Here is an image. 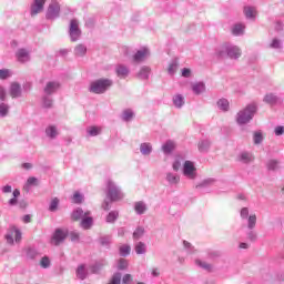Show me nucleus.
I'll return each instance as SVG.
<instances>
[{"label": "nucleus", "instance_id": "obj_1", "mask_svg": "<svg viewBox=\"0 0 284 284\" xmlns=\"http://www.w3.org/2000/svg\"><path fill=\"white\" fill-rule=\"evenodd\" d=\"M256 113V104L247 105L243 111H240L237 114V123L240 125H245L252 121V116Z\"/></svg>", "mask_w": 284, "mask_h": 284}, {"label": "nucleus", "instance_id": "obj_2", "mask_svg": "<svg viewBox=\"0 0 284 284\" xmlns=\"http://www.w3.org/2000/svg\"><path fill=\"white\" fill-rule=\"evenodd\" d=\"M112 85V81L109 79H100L91 82L90 92L93 94H103Z\"/></svg>", "mask_w": 284, "mask_h": 284}, {"label": "nucleus", "instance_id": "obj_3", "mask_svg": "<svg viewBox=\"0 0 284 284\" xmlns=\"http://www.w3.org/2000/svg\"><path fill=\"white\" fill-rule=\"evenodd\" d=\"M108 190H109V197L111 199V201H121V199H123V193H121V191L116 189V186L114 185V182L112 181L108 182Z\"/></svg>", "mask_w": 284, "mask_h": 284}, {"label": "nucleus", "instance_id": "obj_4", "mask_svg": "<svg viewBox=\"0 0 284 284\" xmlns=\"http://www.w3.org/2000/svg\"><path fill=\"white\" fill-rule=\"evenodd\" d=\"M69 33L71 37V41H77L79 37H81V29H79V21L77 19H72L70 22Z\"/></svg>", "mask_w": 284, "mask_h": 284}, {"label": "nucleus", "instance_id": "obj_5", "mask_svg": "<svg viewBox=\"0 0 284 284\" xmlns=\"http://www.w3.org/2000/svg\"><path fill=\"white\" fill-rule=\"evenodd\" d=\"M65 236H68V230L57 229L51 240L52 245L63 243V241H65Z\"/></svg>", "mask_w": 284, "mask_h": 284}, {"label": "nucleus", "instance_id": "obj_6", "mask_svg": "<svg viewBox=\"0 0 284 284\" xmlns=\"http://www.w3.org/2000/svg\"><path fill=\"white\" fill-rule=\"evenodd\" d=\"M47 0H34L31 4V17H37L43 12V7L45 6Z\"/></svg>", "mask_w": 284, "mask_h": 284}, {"label": "nucleus", "instance_id": "obj_7", "mask_svg": "<svg viewBox=\"0 0 284 284\" xmlns=\"http://www.w3.org/2000/svg\"><path fill=\"white\" fill-rule=\"evenodd\" d=\"M61 11V7L58 2H51L47 10V19H54V17H59V12Z\"/></svg>", "mask_w": 284, "mask_h": 284}, {"label": "nucleus", "instance_id": "obj_8", "mask_svg": "<svg viewBox=\"0 0 284 284\" xmlns=\"http://www.w3.org/2000/svg\"><path fill=\"white\" fill-rule=\"evenodd\" d=\"M196 172V168L194 166V163L192 161H185L184 162V168H183V173L184 176H187L189 179H194Z\"/></svg>", "mask_w": 284, "mask_h": 284}, {"label": "nucleus", "instance_id": "obj_9", "mask_svg": "<svg viewBox=\"0 0 284 284\" xmlns=\"http://www.w3.org/2000/svg\"><path fill=\"white\" fill-rule=\"evenodd\" d=\"M148 57H150V51H148V49H142L133 55V61L135 63H141V61H145Z\"/></svg>", "mask_w": 284, "mask_h": 284}, {"label": "nucleus", "instance_id": "obj_10", "mask_svg": "<svg viewBox=\"0 0 284 284\" xmlns=\"http://www.w3.org/2000/svg\"><path fill=\"white\" fill-rule=\"evenodd\" d=\"M59 88H61V84H59L58 82H48L44 88V92L45 94H54V92H57Z\"/></svg>", "mask_w": 284, "mask_h": 284}, {"label": "nucleus", "instance_id": "obj_11", "mask_svg": "<svg viewBox=\"0 0 284 284\" xmlns=\"http://www.w3.org/2000/svg\"><path fill=\"white\" fill-rule=\"evenodd\" d=\"M195 265L200 267V270H204V272H212L214 270V266H212V264L199 258L195 260Z\"/></svg>", "mask_w": 284, "mask_h": 284}, {"label": "nucleus", "instance_id": "obj_12", "mask_svg": "<svg viewBox=\"0 0 284 284\" xmlns=\"http://www.w3.org/2000/svg\"><path fill=\"white\" fill-rule=\"evenodd\" d=\"M115 72L118 77H120V79H125V77L130 74V70L123 64H118L115 68Z\"/></svg>", "mask_w": 284, "mask_h": 284}, {"label": "nucleus", "instance_id": "obj_13", "mask_svg": "<svg viewBox=\"0 0 284 284\" xmlns=\"http://www.w3.org/2000/svg\"><path fill=\"white\" fill-rule=\"evenodd\" d=\"M90 212H83L82 209H77L75 211L72 212L71 219L72 221H81L84 216H88Z\"/></svg>", "mask_w": 284, "mask_h": 284}, {"label": "nucleus", "instance_id": "obj_14", "mask_svg": "<svg viewBox=\"0 0 284 284\" xmlns=\"http://www.w3.org/2000/svg\"><path fill=\"white\" fill-rule=\"evenodd\" d=\"M75 274L77 278H80V281H85V278H88V271L83 264L78 266Z\"/></svg>", "mask_w": 284, "mask_h": 284}, {"label": "nucleus", "instance_id": "obj_15", "mask_svg": "<svg viewBox=\"0 0 284 284\" xmlns=\"http://www.w3.org/2000/svg\"><path fill=\"white\" fill-rule=\"evenodd\" d=\"M10 97H12V99L21 97V85H19L18 83H12L10 87Z\"/></svg>", "mask_w": 284, "mask_h": 284}, {"label": "nucleus", "instance_id": "obj_16", "mask_svg": "<svg viewBox=\"0 0 284 284\" xmlns=\"http://www.w3.org/2000/svg\"><path fill=\"white\" fill-rule=\"evenodd\" d=\"M17 59L18 61H21V63H26V61H28L30 59L29 53L26 51V49H20L17 52Z\"/></svg>", "mask_w": 284, "mask_h": 284}, {"label": "nucleus", "instance_id": "obj_17", "mask_svg": "<svg viewBox=\"0 0 284 284\" xmlns=\"http://www.w3.org/2000/svg\"><path fill=\"white\" fill-rule=\"evenodd\" d=\"M45 134L49 139H57V136H59V131L57 130V126L50 125L45 129Z\"/></svg>", "mask_w": 284, "mask_h": 284}, {"label": "nucleus", "instance_id": "obj_18", "mask_svg": "<svg viewBox=\"0 0 284 284\" xmlns=\"http://www.w3.org/2000/svg\"><path fill=\"white\" fill-rule=\"evenodd\" d=\"M227 55L231 59H239V57H241V49H239V47H231L227 50Z\"/></svg>", "mask_w": 284, "mask_h": 284}, {"label": "nucleus", "instance_id": "obj_19", "mask_svg": "<svg viewBox=\"0 0 284 284\" xmlns=\"http://www.w3.org/2000/svg\"><path fill=\"white\" fill-rule=\"evenodd\" d=\"M175 148L176 145L174 144V142L168 141L165 144H163L162 151L164 152V154H170V152H173Z\"/></svg>", "mask_w": 284, "mask_h": 284}, {"label": "nucleus", "instance_id": "obj_20", "mask_svg": "<svg viewBox=\"0 0 284 284\" xmlns=\"http://www.w3.org/2000/svg\"><path fill=\"white\" fill-rule=\"evenodd\" d=\"M92 223H93L92 217H88L87 215L81 221V227H83V230H90V227H92Z\"/></svg>", "mask_w": 284, "mask_h": 284}, {"label": "nucleus", "instance_id": "obj_21", "mask_svg": "<svg viewBox=\"0 0 284 284\" xmlns=\"http://www.w3.org/2000/svg\"><path fill=\"white\" fill-rule=\"evenodd\" d=\"M88 52V48L83 44H78L74 49L75 57H83Z\"/></svg>", "mask_w": 284, "mask_h": 284}, {"label": "nucleus", "instance_id": "obj_22", "mask_svg": "<svg viewBox=\"0 0 284 284\" xmlns=\"http://www.w3.org/2000/svg\"><path fill=\"white\" fill-rule=\"evenodd\" d=\"M243 32H245V26H243V24H235L232 29V33L235 37H239L240 34H243Z\"/></svg>", "mask_w": 284, "mask_h": 284}, {"label": "nucleus", "instance_id": "obj_23", "mask_svg": "<svg viewBox=\"0 0 284 284\" xmlns=\"http://www.w3.org/2000/svg\"><path fill=\"white\" fill-rule=\"evenodd\" d=\"M217 106L220 110L227 112V110H230V102L225 99H221L217 101Z\"/></svg>", "mask_w": 284, "mask_h": 284}, {"label": "nucleus", "instance_id": "obj_24", "mask_svg": "<svg viewBox=\"0 0 284 284\" xmlns=\"http://www.w3.org/2000/svg\"><path fill=\"white\" fill-rule=\"evenodd\" d=\"M244 14L247 19H254L256 17V10L252 7H245Z\"/></svg>", "mask_w": 284, "mask_h": 284}, {"label": "nucleus", "instance_id": "obj_25", "mask_svg": "<svg viewBox=\"0 0 284 284\" xmlns=\"http://www.w3.org/2000/svg\"><path fill=\"white\" fill-rule=\"evenodd\" d=\"M192 90L195 94H201L202 92H205V84L203 83L193 84Z\"/></svg>", "mask_w": 284, "mask_h": 284}, {"label": "nucleus", "instance_id": "obj_26", "mask_svg": "<svg viewBox=\"0 0 284 284\" xmlns=\"http://www.w3.org/2000/svg\"><path fill=\"white\" fill-rule=\"evenodd\" d=\"M278 165H280V162L278 160H270L267 163H266V168L267 170H278Z\"/></svg>", "mask_w": 284, "mask_h": 284}, {"label": "nucleus", "instance_id": "obj_27", "mask_svg": "<svg viewBox=\"0 0 284 284\" xmlns=\"http://www.w3.org/2000/svg\"><path fill=\"white\" fill-rule=\"evenodd\" d=\"M173 103L175 108H182V105L185 103V100L183 99V95H175L173 98Z\"/></svg>", "mask_w": 284, "mask_h": 284}, {"label": "nucleus", "instance_id": "obj_28", "mask_svg": "<svg viewBox=\"0 0 284 284\" xmlns=\"http://www.w3.org/2000/svg\"><path fill=\"white\" fill-rule=\"evenodd\" d=\"M253 141H254L255 145H258L260 143H262L263 142V133L261 131H256L253 134Z\"/></svg>", "mask_w": 284, "mask_h": 284}, {"label": "nucleus", "instance_id": "obj_29", "mask_svg": "<svg viewBox=\"0 0 284 284\" xmlns=\"http://www.w3.org/2000/svg\"><path fill=\"white\" fill-rule=\"evenodd\" d=\"M134 116V112L132 110L126 109L123 111L122 119L123 121H131V119Z\"/></svg>", "mask_w": 284, "mask_h": 284}, {"label": "nucleus", "instance_id": "obj_30", "mask_svg": "<svg viewBox=\"0 0 284 284\" xmlns=\"http://www.w3.org/2000/svg\"><path fill=\"white\" fill-rule=\"evenodd\" d=\"M264 101L266 103H270L271 105H274V103H276L278 101V98H276V95H274V94H266L264 98Z\"/></svg>", "mask_w": 284, "mask_h": 284}, {"label": "nucleus", "instance_id": "obj_31", "mask_svg": "<svg viewBox=\"0 0 284 284\" xmlns=\"http://www.w3.org/2000/svg\"><path fill=\"white\" fill-rule=\"evenodd\" d=\"M240 161L243 163H251V161H254V156H252L250 153H242Z\"/></svg>", "mask_w": 284, "mask_h": 284}, {"label": "nucleus", "instance_id": "obj_32", "mask_svg": "<svg viewBox=\"0 0 284 284\" xmlns=\"http://www.w3.org/2000/svg\"><path fill=\"white\" fill-rule=\"evenodd\" d=\"M135 212H138V214H143L145 212V204L143 202H136L135 203Z\"/></svg>", "mask_w": 284, "mask_h": 284}, {"label": "nucleus", "instance_id": "obj_33", "mask_svg": "<svg viewBox=\"0 0 284 284\" xmlns=\"http://www.w3.org/2000/svg\"><path fill=\"white\" fill-rule=\"evenodd\" d=\"M88 132H89L90 136H97V135L101 134V128L91 126L88 129Z\"/></svg>", "mask_w": 284, "mask_h": 284}, {"label": "nucleus", "instance_id": "obj_34", "mask_svg": "<svg viewBox=\"0 0 284 284\" xmlns=\"http://www.w3.org/2000/svg\"><path fill=\"white\" fill-rule=\"evenodd\" d=\"M40 266L43 267V270H48V267H50V257L43 256L40 261Z\"/></svg>", "mask_w": 284, "mask_h": 284}, {"label": "nucleus", "instance_id": "obj_35", "mask_svg": "<svg viewBox=\"0 0 284 284\" xmlns=\"http://www.w3.org/2000/svg\"><path fill=\"white\" fill-rule=\"evenodd\" d=\"M59 209V200L58 197H54L49 206L50 212H57V210Z\"/></svg>", "mask_w": 284, "mask_h": 284}, {"label": "nucleus", "instance_id": "obj_36", "mask_svg": "<svg viewBox=\"0 0 284 284\" xmlns=\"http://www.w3.org/2000/svg\"><path fill=\"white\" fill-rule=\"evenodd\" d=\"M115 219H119V212H110L106 216V223H114Z\"/></svg>", "mask_w": 284, "mask_h": 284}, {"label": "nucleus", "instance_id": "obj_37", "mask_svg": "<svg viewBox=\"0 0 284 284\" xmlns=\"http://www.w3.org/2000/svg\"><path fill=\"white\" fill-rule=\"evenodd\" d=\"M121 273L113 274L109 284H121Z\"/></svg>", "mask_w": 284, "mask_h": 284}, {"label": "nucleus", "instance_id": "obj_38", "mask_svg": "<svg viewBox=\"0 0 284 284\" xmlns=\"http://www.w3.org/2000/svg\"><path fill=\"white\" fill-rule=\"evenodd\" d=\"M141 152L142 154H150V152H152V145L148 143L141 144Z\"/></svg>", "mask_w": 284, "mask_h": 284}, {"label": "nucleus", "instance_id": "obj_39", "mask_svg": "<svg viewBox=\"0 0 284 284\" xmlns=\"http://www.w3.org/2000/svg\"><path fill=\"white\" fill-rule=\"evenodd\" d=\"M256 227V215L248 216V230H254Z\"/></svg>", "mask_w": 284, "mask_h": 284}, {"label": "nucleus", "instance_id": "obj_40", "mask_svg": "<svg viewBox=\"0 0 284 284\" xmlns=\"http://www.w3.org/2000/svg\"><path fill=\"white\" fill-rule=\"evenodd\" d=\"M72 202L77 203V204L83 203V195H81V193H79V192H75L73 194Z\"/></svg>", "mask_w": 284, "mask_h": 284}, {"label": "nucleus", "instance_id": "obj_41", "mask_svg": "<svg viewBox=\"0 0 284 284\" xmlns=\"http://www.w3.org/2000/svg\"><path fill=\"white\" fill-rule=\"evenodd\" d=\"M145 234V230L143 227H138L134 232H133V239H141V236Z\"/></svg>", "mask_w": 284, "mask_h": 284}, {"label": "nucleus", "instance_id": "obj_42", "mask_svg": "<svg viewBox=\"0 0 284 284\" xmlns=\"http://www.w3.org/2000/svg\"><path fill=\"white\" fill-rule=\"evenodd\" d=\"M27 187H30V185H39V180L34 176H31L27 180Z\"/></svg>", "mask_w": 284, "mask_h": 284}, {"label": "nucleus", "instance_id": "obj_43", "mask_svg": "<svg viewBox=\"0 0 284 284\" xmlns=\"http://www.w3.org/2000/svg\"><path fill=\"white\" fill-rule=\"evenodd\" d=\"M166 179H168L169 183H179V181H180L179 176L173 175L172 173H169L166 175Z\"/></svg>", "mask_w": 284, "mask_h": 284}, {"label": "nucleus", "instance_id": "obj_44", "mask_svg": "<svg viewBox=\"0 0 284 284\" xmlns=\"http://www.w3.org/2000/svg\"><path fill=\"white\" fill-rule=\"evenodd\" d=\"M39 253L37 252V250H28L27 251V258L33 260L37 258V255Z\"/></svg>", "mask_w": 284, "mask_h": 284}, {"label": "nucleus", "instance_id": "obj_45", "mask_svg": "<svg viewBox=\"0 0 284 284\" xmlns=\"http://www.w3.org/2000/svg\"><path fill=\"white\" fill-rule=\"evenodd\" d=\"M128 268V261L121 258L118 262V270H126Z\"/></svg>", "mask_w": 284, "mask_h": 284}, {"label": "nucleus", "instance_id": "obj_46", "mask_svg": "<svg viewBox=\"0 0 284 284\" xmlns=\"http://www.w3.org/2000/svg\"><path fill=\"white\" fill-rule=\"evenodd\" d=\"M8 110H9L8 104H6V103L0 104V114H1V116H6V114H8Z\"/></svg>", "mask_w": 284, "mask_h": 284}, {"label": "nucleus", "instance_id": "obj_47", "mask_svg": "<svg viewBox=\"0 0 284 284\" xmlns=\"http://www.w3.org/2000/svg\"><path fill=\"white\" fill-rule=\"evenodd\" d=\"M148 74H150V68L148 67L142 68V70L140 71V77L142 79H148Z\"/></svg>", "mask_w": 284, "mask_h": 284}, {"label": "nucleus", "instance_id": "obj_48", "mask_svg": "<svg viewBox=\"0 0 284 284\" xmlns=\"http://www.w3.org/2000/svg\"><path fill=\"white\" fill-rule=\"evenodd\" d=\"M8 77H10V70L8 69L0 70V79H8Z\"/></svg>", "mask_w": 284, "mask_h": 284}, {"label": "nucleus", "instance_id": "obj_49", "mask_svg": "<svg viewBox=\"0 0 284 284\" xmlns=\"http://www.w3.org/2000/svg\"><path fill=\"white\" fill-rule=\"evenodd\" d=\"M241 216L242 219H247V216H250V210H247V207H243L241 210Z\"/></svg>", "mask_w": 284, "mask_h": 284}, {"label": "nucleus", "instance_id": "obj_50", "mask_svg": "<svg viewBox=\"0 0 284 284\" xmlns=\"http://www.w3.org/2000/svg\"><path fill=\"white\" fill-rule=\"evenodd\" d=\"M6 89L3 87H0V101H6Z\"/></svg>", "mask_w": 284, "mask_h": 284}, {"label": "nucleus", "instance_id": "obj_51", "mask_svg": "<svg viewBox=\"0 0 284 284\" xmlns=\"http://www.w3.org/2000/svg\"><path fill=\"white\" fill-rule=\"evenodd\" d=\"M205 148H210V142H201V143L199 144V150H200L201 152H203V151L205 150Z\"/></svg>", "mask_w": 284, "mask_h": 284}, {"label": "nucleus", "instance_id": "obj_52", "mask_svg": "<svg viewBox=\"0 0 284 284\" xmlns=\"http://www.w3.org/2000/svg\"><path fill=\"white\" fill-rule=\"evenodd\" d=\"M131 281H132V276L130 274H125L122 278V283L124 284H130Z\"/></svg>", "mask_w": 284, "mask_h": 284}, {"label": "nucleus", "instance_id": "obj_53", "mask_svg": "<svg viewBox=\"0 0 284 284\" xmlns=\"http://www.w3.org/2000/svg\"><path fill=\"white\" fill-rule=\"evenodd\" d=\"M275 134L276 136H281V134H284V126L275 128Z\"/></svg>", "mask_w": 284, "mask_h": 284}, {"label": "nucleus", "instance_id": "obj_54", "mask_svg": "<svg viewBox=\"0 0 284 284\" xmlns=\"http://www.w3.org/2000/svg\"><path fill=\"white\" fill-rule=\"evenodd\" d=\"M70 239H71V241H78L79 240V233H77V232H71L70 233Z\"/></svg>", "mask_w": 284, "mask_h": 284}, {"label": "nucleus", "instance_id": "obj_55", "mask_svg": "<svg viewBox=\"0 0 284 284\" xmlns=\"http://www.w3.org/2000/svg\"><path fill=\"white\" fill-rule=\"evenodd\" d=\"M151 274L154 278L161 276V272L159 271V268H153Z\"/></svg>", "mask_w": 284, "mask_h": 284}, {"label": "nucleus", "instance_id": "obj_56", "mask_svg": "<svg viewBox=\"0 0 284 284\" xmlns=\"http://www.w3.org/2000/svg\"><path fill=\"white\" fill-rule=\"evenodd\" d=\"M14 239L17 242L21 241V231H19V230L14 231Z\"/></svg>", "mask_w": 284, "mask_h": 284}, {"label": "nucleus", "instance_id": "obj_57", "mask_svg": "<svg viewBox=\"0 0 284 284\" xmlns=\"http://www.w3.org/2000/svg\"><path fill=\"white\" fill-rule=\"evenodd\" d=\"M174 70H176V64H170L168 69L169 73L174 74Z\"/></svg>", "mask_w": 284, "mask_h": 284}, {"label": "nucleus", "instance_id": "obj_58", "mask_svg": "<svg viewBox=\"0 0 284 284\" xmlns=\"http://www.w3.org/2000/svg\"><path fill=\"white\" fill-rule=\"evenodd\" d=\"M190 74H191L190 69H183L182 70V77H185L187 79V77H190Z\"/></svg>", "mask_w": 284, "mask_h": 284}, {"label": "nucleus", "instance_id": "obj_59", "mask_svg": "<svg viewBox=\"0 0 284 284\" xmlns=\"http://www.w3.org/2000/svg\"><path fill=\"white\" fill-rule=\"evenodd\" d=\"M22 221H23V223H31L32 222V217L30 215H24L22 217Z\"/></svg>", "mask_w": 284, "mask_h": 284}, {"label": "nucleus", "instance_id": "obj_60", "mask_svg": "<svg viewBox=\"0 0 284 284\" xmlns=\"http://www.w3.org/2000/svg\"><path fill=\"white\" fill-rule=\"evenodd\" d=\"M180 168H181V162L176 161L173 163V170H175V172H179Z\"/></svg>", "mask_w": 284, "mask_h": 284}, {"label": "nucleus", "instance_id": "obj_61", "mask_svg": "<svg viewBox=\"0 0 284 284\" xmlns=\"http://www.w3.org/2000/svg\"><path fill=\"white\" fill-rule=\"evenodd\" d=\"M120 256H130V250H121Z\"/></svg>", "mask_w": 284, "mask_h": 284}, {"label": "nucleus", "instance_id": "obj_62", "mask_svg": "<svg viewBox=\"0 0 284 284\" xmlns=\"http://www.w3.org/2000/svg\"><path fill=\"white\" fill-rule=\"evenodd\" d=\"M271 47L272 48H281V42L278 40H273Z\"/></svg>", "mask_w": 284, "mask_h": 284}, {"label": "nucleus", "instance_id": "obj_63", "mask_svg": "<svg viewBox=\"0 0 284 284\" xmlns=\"http://www.w3.org/2000/svg\"><path fill=\"white\" fill-rule=\"evenodd\" d=\"M43 105L44 108H52V100H44Z\"/></svg>", "mask_w": 284, "mask_h": 284}, {"label": "nucleus", "instance_id": "obj_64", "mask_svg": "<svg viewBox=\"0 0 284 284\" xmlns=\"http://www.w3.org/2000/svg\"><path fill=\"white\" fill-rule=\"evenodd\" d=\"M3 192H4V194L12 192V186H10V185L4 186Z\"/></svg>", "mask_w": 284, "mask_h": 284}]
</instances>
